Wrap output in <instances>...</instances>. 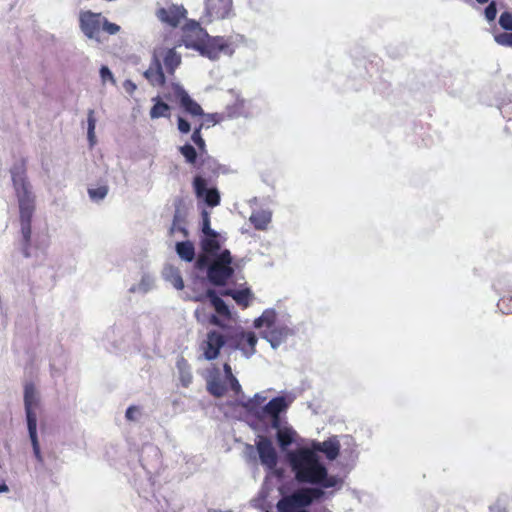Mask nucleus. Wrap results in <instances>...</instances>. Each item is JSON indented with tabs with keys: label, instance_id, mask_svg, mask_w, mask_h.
Masks as SVG:
<instances>
[{
	"label": "nucleus",
	"instance_id": "nucleus-39",
	"mask_svg": "<svg viewBox=\"0 0 512 512\" xmlns=\"http://www.w3.org/2000/svg\"><path fill=\"white\" fill-rule=\"evenodd\" d=\"M494 39L501 46L512 47V33L502 32L496 34Z\"/></svg>",
	"mask_w": 512,
	"mask_h": 512
},
{
	"label": "nucleus",
	"instance_id": "nucleus-37",
	"mask_svg": "<svg viewBox=\"0 0 512 512\" xmlns=\"http://www.w3.org/2000/svg\"><path fill=\"white\" fill-rule=\"evenodd\" d=\"M181 154L185 157L186 161L194 164L197 159L196 149L191 144H185L180 147Z\"/></svg>",
	"mask_w": 512,
	"mask_h": 512
},
{
	"label": "nucleus",
	"instance_id": "nucleus-21",
	"mask_svg": "<svg viewBox=\"0 0 512 512\" xmlns=\"http://www.w3.org/2000/svg\"><path fill=\"white\" fill-rule=\"evenodd\" d=\"M162 276L177 290H182L184 288V282L178 268L171 265H166L162 271Z\"/></svg>",
	"mask_w": 512,
	"mask_h": 512
},
{
	"label": "nucleus",
	"instance_id": "nucleus-19",
	"mask_svg": "<svg viewBox=\"0 0 512 512\" xmlns=\"http://www.w3.org/2000/svg\"><path fill=\"white\" fill-rule=\"evenodd\" d=\"M155 288V277L149 273H143L140 281L129 288L130 293L146 294Z\"/></svg>",
	"mask_w": 512,
	"mask_h": 512
},
{
	"label": "nucleus",
	"instance_id": "nucleus-8",
	"mask_svg": "<svg viewBox=\"0 0 512 512\" xmlns=\"http://www.w3.org/2000/svg\"><path fill=\"white\" fill-rule=\"evenodd\" d=\"M103 16L90 10L81 11L79 14V26L83 34L89 39H99Z\"/></svg>",
	"mask_w": 512,
	"mask_h": 512
},
{
	"label": "nucleus",
	"instance_id": "nucleus-12",
	"mask_svg": "<svg viewBox=\"0 0 512 512\" xmlns=\"http://www.w3.org/2000/svg\"><path fill=\"white\" fill-rule=\"evenodd\" d=\"M237 403L242 406L248 413L257 418L259 410L264 406L263 403L267 400L266 391L256 393L253 397L247 398L243 391L236 395Z\"/></svg>",
	"mask_w": 512,
	"mask_h": 512
},
{
	"label": "nucleus",
	"instance_id": "nucleus-33",
	"mask_svg": "<svg viewBox=\"0 0 512 512\" xmlns=\"http://www.w3.org/2000/svg\"><path fill=\"white\" fill-rule=\"evenodd\" d=\"M94 114V110L92 109H90L87 114V136L91 145H93L95 142L96 118Z\"/></svg>",
	"mask_w": 512,
	"mask_h": 512
},
{
	"label": "nucleus",
	"instance_id": "nucleus-14",
	"mask_svg": "<svg viewBox=\"0 0 512 512\" xmlns=\"http://www.w3.org/2000/svg\"><path fill=\"white\" fill-rule=\"evenodd\" d=\"M186 10L183 6L169 5L166 8H160L157 11L158 19L172 27H176L181 19L185 18Z\"/></svg>",
	"mask_w": 512,
	"mask_h": 512
},
{
	"label": "nucleus",
	"instance_id": "nucleus-3",
	"mask_svg": "<svg viewBox=\"0 0 512 512\" xmlns=\"http://www.w3.org/2000/svg\"><path fill=\"white\" fill-rule=\"evenodd\" d=\"M182 42L186 48L198 51L210 60H217L220 54L231 56L234 49L223 37L210 38L198 22L190 21L183 27Z\"/></svg>",
	"mask_w": 512,
	"mask_h": 512
},
{
	"label": "nucleus",
	"instance_id": "nucleus-15",
	"mask_svg": "<svg viewBox=\"0 0 512 512\" xmlns=\"http://www.w3.org/2000/svg\"><path fill=\"white\" fill-rule=\"evenodd\" d=\"M257 450L260 461L268 469H273L277 465V454L272 442L267 438H261L257 443Z\"/></svg>",
	"mask_w": 512,
	"mask_h": 512
},
{
	"label": "nucleus",
	"instance_id": "nucleus-50",
	"mask_svg": "<svg viewBox=\"0 0 512 512\" xmlns=\"http://www.w3.org/2000/svg\"><path fill=\"white\" fill-rule=\"evenodd\" d=\"M8 490L9 488L5 483H0V493L7 492Z\"/></svg>",
	"mask_w": 512,
	"mask_h": 512
},
{
	"label": "nucleus",
	"instance_id": "nucleus-48",
	"mask_svg": "<svg viewBox=\"0 0 512 512\" xmlns=\"http://www.w3.org/2000/svg\"><path fill=\"white\" fill-rule=\"evenodd\" d=\"M311 451H314L316 454H318V452H322L323 451V445H322V442H316L314 441L312 443V448L310 449Z\"/></svg>",
	"mask_w": 512,
	"mask_h": 512
},
{
	"label": "nucleus",
	"instance_id": "nucleus-38",
	"mask_svg": "<svg viewBox=\"0 0 512 512\" xmlns=\"http://www.w3.org/2000/svg\"><path fill=\"white\" fill-rule=\"evenodd\" d=\"M202 216V232L204 236H213L216 231L211 229L210 227V214L208 211L203 210L201 213Z\"/></svg>",
	"mask_w": 512,
	"mask_h": 512
},
{
	"label": "nucleus",
	"instance_id": "nucleus-35",
	"mask_svg": "<svg viewBox=\"0 0 512 512\" xmlns=\"http://www.w3.org/2000/svg\"><path fill=\"white\" fill-rule=\"evenodd\" d=\"M225 294L231 295L238 304L243 305L244 307H247L251 293L248 289H245V290L236 291V292L227 291Z\"/></svg>",
	"mask_w": 512,
	"mask_h": 512
},
{
	"label": "nucleus",
	"instance_id": "nucleus-2",
	"mask_svg": "<svg viewBox=\"0 0 512 512\" xmlns=\"http://www.w3.org/2000/svg\"><path fill=\"white\" fill-rule=\"evenodd\" d=\"M12 181L17 195L20 211V223L22 234V253L26 258L42 260L46 255L49 242L46 238L31 239V219L34 213V195L31 186L26 181L22 166H15L11 170Z\"/></svg>",
	"mask_w": 512,
	"mask_h": 512
},
{
	"label": "nucleus",
	"instance_id": "nucleus-40",
	"mask_svg": "<svg viewBox=\"0 0 512 512\" xmlns=\"http://www.w3.org/2000/svg\"><path fill=\"white\" fill-rule=\"evenodd\" d=\"M499 24L505 30H512V13L503 12L499 18Z\"/></svg>",
	"mask_w": 512,
	"mask_h": 512
},
{
	"label": "nucleus",
	"instance_id": "nucleus-46",
	"mask_svg": "<svg viewBox=\"0 0 512 512\" xmlns=\"http://www.w3.org/2000/svg\"><path fill=\"white\" fill-rule=\"evenodd\" d=\"M178 130L184 134L189 133L191 130L189 122L183 117H178Z\"/></svg>",
	"mask_w": 512,
	"mask_h": 512
},
{
	"label": "nucleus",
	"instance_id": "nucleus-1",
	"mask_svg": "<svg viewBox=\"0 0 512 512\" xmlns=\"http://www.w3.org/2000/svg\"><path fill=\"white\" fill-rule=\"evenodd\" d=\"M287 460L299 483L316 487L301 488L283 496L276 504L278 512H308L306 507L324 496V489L336 487L341 479L330 475L321 458L309 448H299L287 454Z\"/></svg>",
	"mask_w": 512,
	"mask_h": 512
},
{
	"label": "nucleus",
	"instance_id": "nucleus-31",
	"mask_svg": "<svg viewBox=\"0 0 512 512\" xmlns=\"http://www.w3.org/2000/svg\"><path fill=\"white\" fill-rule=\"evenodd\" d=\"M225 380L229 383L231 390L235 393V395H239L241 393V385L236 377L232 373L231 366L226 362L223 365Z\"/></svg>",
	"mask_w": 512,
	"mask_h": 512
},
{
	"label": "nucleus",
	"instance_id": "nucleus-25",
	"mask_svg": "<svg viewBox=\"0 0 512 512\" xmlns=\"http://www.w3.org/2000/svg\"><path fill=\"white\" fill-rule=\"evenodd\" d=\"M322 445H323L322 453L325 454L327 459L332 461L338 457L339 451H340V443L336 437H332L326 441H323Z\"/></svg>",
	"mask_w": 512,
	"mask_h": 512
},
{
	"label": "nucleus",
	"instance_id": "nucleus-51",
	"mask_svg": "<svg viewBox=\"0 0 512 512\" xmlns=\"http://www.w3.org/2000/svg\"><path fill=\"white\" fill-rule=\"evenodd\" d=\"M479 4L487 3L489 0H476Z\"/></svg>",
	"mask_w": 512,
	"mask_h": 512
},
{
	"label": "nucleus",
	"instance_id": "nucleus-9",
	"mask_svg": "<svg viewBox=\"0 0 512 512\" xmlns=\"http://www.w3.org/2000/svg\"><path fill=\"white\" fill-rule=\"evenodd\" d=\"M293 334V329L284 322L261 332L262 338L269 342L273 349L280 347Z\"/></svg>",
	"mask_w": 512,
	"mask_h": 512
},
{
	"label": "nucleus",
	"instance_id": "nucleus-27",
	"mask_svg": "<svg viewBox=\"0 0 512 512\" xmlns=\"http://www.w3.org/2000/svg\"><path fill=\"white\" fill-rule=\"evenodd\" d=\"M177 369L182 385L187 387L192 382V373L187 361L184 358H180L177 361Z\"/></svg>",
	"mask_w": 512,
	"mask_h": 512
},
{
	"label": "nucleus",
	"instance_id": "nucleus-5",
	"mask_svg": "<svg viewBox=\"0 0 512 512\" xmlns=\"http://www.w3.org/2000/svg\"><path fill=\"white\" fill-rule=\"evenodd\" d=\"M295 399L296 396L291 392L272 398L259 410L260 413L257 419L264 420L269 418L272 428H278L280 425V414L286 412Z\"/></svg>",
	"mask_w": 512,
	"mask_h": 512
},
{
	"label": "nucleus",
	"instance_id": "nucleus-23",
	"mask_svg": "<svg viewBox=\"0 0 512 512\" xmlns=\"http://www.w3.org/2000/svg\"><path fill=\"white\" fill-rule=\"evenodd\" d=\"M176 252L178 256L186 261L192 262L195 258V248L192 242L190 241H181L176 243Z\"/></svg>",
	"mask_w": 512,
	"mask_h": 512
},
{
	"label": "nucleus",
	"instance_id": "nucleus-24",
	"mask_svg": "<svg viewBox=\"0 0 512 512\" xmlns=\"http://www.w3.org/2000/svg\"><path fill=\"white\" fill-rule=\"evenodd\" d=\"M205 297L209 298L212 306L214 307V309L216 310V312L219 315L225 316V317H228L230 315L228 306L220 297L217 296V294L214 290L209 289L206 292Z\"/></svg>",
	"mask_w": 512,
	"mask_h": 512
},
{
	"label": "nucleus",
	"instance_id": "nucleus-20",
	"mask_svg": "<svg viewBox=\"0 0 512 512\" xmlns=\"http://www.w3.org/2000/svg\"><path fill=\"white\" fill-rule=\"evenodd\" d=\"M218 234L215 232L213 236H205L201 241V247L204 252L203 255L213 258L222 251L220 250V243L218 241Z\"/></svg>",
	"mask_w": 512,
	"mask_h": 512
},
{
	"label": "nucleus",
	"instance_id": "nucleus-18",
	"mask_svg": "<svg viewBox=\"0 0 512 512\" xmlns=\"http://www.w3.org/2000/svg\"><path fill=\"white\" fill-rule=\"evenodd\" d=\"M281 322L277 318V313L274 309H266L263 311L262 315L254 320V327L255 328H262L265 327V329H270Z\"/></svg>",
	"mask_w": 512,
	"mask_h": 512
},
{
	"label": "nucleus",
	"instance_id": "nucleus-32",
	"mask_svg": "<svg viewBox=\"0 0 512 512\" xmlns=\"http://www.w3.org/2000/svg\"><path fill=\"white\" fill-rule=\"evenodd\" d=\"M28 433L32 444L34 456L39 463H43V456L40 450V444L37 436V427L28 428Z\"/></svg>",
	"mask_w": 512,
	"mask_h": 512
},
{
	"label": "nucleus",
	"instance_id": "nucleus-17",
	"mask_svg": "<svg viewBox=\"0 0 512 512\" xmlns=\"http://www.w3.org/2000/svg\"><path fill=\"white\" fill-rule=\"evenodd\" d=\"M226 380L221 378L219 369H215L207 380V390L215 397H222L227 391Z\"/></svg>",
	"mask_w": 512,
	"mask_h": 512
},
{
	"label": "nucleus",
	"instance_id": "nucleus-30",
	"mask_svg": "<svg viewBox=\"0 0 512 512\" xmlns=\"http://www.w3.org/2000/svg\"><path fill=\"white\" fill-rule=\"evenodd\" d=\"M181 57L174 49H169L164 57V65L169 73H173L179 66Z\"/></svg>",
	"mask_w": 512,
	"mask_h": 512
},
{
	"label": "nucleus",
	"instance_id": "nucleus-10",
	"mask_svg": "<svg viewBox=\"0 0 512 512\" xmlns=\"http://www.w3.org/2000/svg\"><path fill=\"white\" fill-rule=\"evenodd\" d=\"M201 348L206 360H214L219 356L221 348L226 349L225 338L220 332L212 330L207 333Z\"/></svg>",
	"mask_w": 512,
	"mask_h": 512
},
{
	"label": "nucleus",
	"instance_id": "nucleus-26",
	"mask_svg": "<svg viewBox=\"0 0 512 512\" xmlns=\"http://www.w3.org/2000/svg\"><path fill=\"white\" fill-rule=\"evenodd\" d=\"M144 76L147 78V80L153 85H162L165 82V76L162 71V67L160 63H156V66L153 68H149L145 71Z\"/></svg>",
	"mask_w": 512,
	"mask_h": 512
},
{
	"label": "nucleus",
	"instance_id": "nucleus-6",
	"mask_svg": "<svg viewBox=\"0 0 512 512\" xmlns=\"http://www.w3.org/2000/svg\"><path fill=\"white\" fill-rule=\"evenodd\" d=\"M226 350H240L246 358L256 352L257 337L254 332L239 331L225 338Z\"/></svg>",
	"mask_w": 512,
	"mask_h": 512
},
{
	"label": "nucleus",
	"instance_id": "nucleus-44",
	"mask_svg": "<svg viewBox=\"0 0 512 512\" xmlns=\"http://www.w3.org/2000/svg\"><path fill=\"white\" fill-rule=\"evenodd\" d=\"M485 17L488 21H493L496 18L497 15V8L494 1H492L486 8H485Z\"/></svg>",
	"mask_w": 512,
	"mask_h": 512
},
{
	"label": "nucleus",
	"instance_id": "nucleus-4",
	"mask_svg": "<svg viewBox=\"0 0 512 512\" xmlns=\"http://www.w3.org/2000/svg\"><path fill=\"white\" fill-rule=\"evenodd\" d=\"M232 256L229 250H222L219 255L211 258L200 255L195 263L196 268L207 270V278L215 286H223L233 276Z\"/></svg>",
	"mask_w": 512,
	"mask_h": 512
},
{
	"label": "nucleus",
	"instance_id": "nucleus-36",
	"mask_svg": "<svg viewBox=\"0 0 512 512\" xmlns=\"http://www.w3.org/2000/svg\"><path fill=\"white\" fill-rule=\"evenodd\" d=\"M202 127L203 124H200L197 128H195L191 136L193 143L198 147L201 155L206 151L205 141L201 135Z\"/></svg>",
	"mask_w": 512,
	"mask_h": 512
},
{
	"label": "nucleus",
	"instance_id": "nucleus-28",
	"mask_svg": "<svg viewBox=\"0 0 512 512\" xmlns=\"http://www.w3.org/2000/svg\"><path fill=\"white\" fill-rule=\"evenodd\" d=\"M277 430V441L282 450L286 449L294 441L295 432L289 428H275Z\"/></svg>",
	"mask_w": 512,
	"mask_h": 512
},
{
	"label": "nucleus",
	"instance_id": "nucleus-45",
	"mask_svg": "<svg viewBox=\"0 0 512 512\" xmlns=\"http://www.w3.org/2000/svg\"><path fill=\"white\" fill-rule=\"evenodd\" d=\"M140 409L136 406H130L127 410H126V418L130 421H136L138 420L139 416H140Z\"/></svg>",
	"mask_w": 512,
	"mask_h": 512
},
{
	"label": "nucleus",
	"instance_id": "nucleus-34",
	"mask_svg": "<svg viewBox=\"0 0 512 512\" xmlns=\"http://www.w3.org/2000/svg\"><path fill=\"white\" fill-rule=\"evenodd\" d=\"M88 194L91 200L93 201H101L103 200L107 194H108V186L107 185H100L95 188H89Z\"/></svg>",
	"mask_w": 512,
	"mask_h": 512
},
{
	"label": "nucleus",
	"instance_id": "nucleus-42",
	"mask_svg": "<svg viewBox=\"0 0 512 512\" xmlns=\"http://www.w3.org/2000/svg\"><path fill=\"white\" fill-rule=\"evenodd\" d=\"M100 77L103 83L111 82L115 83V78L111 72V70L107 66H102L100 69Z\"/></svg>",
	"mask_w": 512,
	"mask_h": 512
},
{
	"label": "nucleus",
	"instance_id": "nucleus-47",
	"mask_svg": "<svg viewBox=\"0 0 512 512\" xmlns=\"http://www.w3.org/2000/svg\"><path fill=\"white\" fill-rule=\"evenodd\" d=\"M123 88L125 89V91L129 94H132L135 90H136V84L134 82H132L131 80H126L124 83H123Z\"/></svg>",
	"mask_w": 512,
	"mask_h": 512
},
{
	"label": "nucleus",
	"instance_id": "nucleus-22",
	"mask_svg": "<svg viewBox=\"0 0 512 512\" xmlns=\"http://www.w3.org/2000/svg\"><path fill=\"white\" fill-rule=\"evenodd\" d=\"M272 213L269 210H257L252 212L249 220L257 230H265L271 222Z\"/></svg>",
	"mask_w": 512,
	"mask_h": 512
},
{
	"label": "nucleus",
	"instance_id": "nucleus-41",
	"mask_svg": "<svg viewBox=\"0 0 512 512\" xmlns=\"http://www.w3.org/2000/svg\"><path fill=\"white\" fill-rule=\"evenodd\" d=\"M102 27L105 32H107L110 35H114L120 31V26L109 22L106 18L103 17L102 20Z\"/></svg>",
	"mask_w": 512,
	"mask_h": 512
},
{
	"label": "nucleus",
	"instance_id": "nucleus-16",
	"mask_svg": "<svg viewBox=\"0 0 512 512\" xmlns=\"http://www.w3.org/2000/svg\"><path fill=\"white\" fill-rule=\"evenodd\" d=\"M207 13L211 19H225L232 13V0H208Z\"/></svg>",
	"mask_w": 512,
	"mask_h": 512
},
{
	"label": "nucleus",
	"instance_id": "nucleus-52",
	"mask_svg": "<svg viewBox=\"0 0 512 512\" xmlns=\"http://www.w3.org/2000/svg\"><path fill=\"white\" fill-rule=\"evenodd\" d=\"M202 298H203V296L196 297V298H195V301H201V300H202Z\"/></svg>",
	"mask_w": 512,
	"mask_h": 512
},
{
	"label": "nucleus",
	"instance_id": "nucleus-13",
	"mask_svg": "<svg viewBox=\"0 0 512 512\" xmlns=\"http://www.w3.org/2000/svg\"><path fill=\"white\" fill-rule=\"evenodd\" d=\"M175 97L179 100L180 106L191 116H202L204 114L201 106L195 102L186 90L179 84L173 85Z\"/></svg>",
	"mask_w": 512,
	"mask_h": 512
},
{
	"label": "nucleus",
	"instance_id": "nucleus-49",
	"mask_svg": "<svg viewBox=\"0 0 512 512\" xmlns=\"http://www.w3.org/2000/svg\"><path fill=\"white\" fill-rule=\"evenodd\" d=\"M210 322H211L212 324H214V325H221V324H220V321H219V319H218V317H217V316H215V315H212V316H211Z\"/></svg>",
	"mask_w": 512,
	"mask_h": 512
},
{
	"label": "nucleus",
	"instance_id": "nucleus-29",
	"mask_svg": "<svg viewBox=\"0 0 512 512\" xmlns=\"http://www.w3.org/2000/svg\"><path fill=\"white\" fill-rule=\"evenodd\" d=\"M155 101V104L150 110V117L152 119H158L160 117H170V106L166 104L163 101H160L158 99H153Z\"/></svg>",
	"mask_w": 512,
	"mask_h": 512
},
{
	"label": "nucleus",
	"instance_id": "nucleus-11",
	"mask_svg": "<svg viewBox=\"0 0 512 512\" xmlns=\"http://www.w3.org/2000/svg\"><path fill=\"white\" fill-rule=\"evenodd\" d=\"M195 194L198 198L210 206L215 207L220 203V193L216 188H207L206 180L201 176H196L193 181Z\"/></svg>",
	"mask_w": 512,
	"mask_h": 512
},
{
	"label": "nucleus",
	"instance_id": "nucleus-7",
	"mask_svg": "<svg viewBox=\"0 0 512 512\" xmlns=\"http://www.w3.org/2000/svg\"><path fill=\"white\" fill-rule=\"evenodd\" d=\"M40 405V395L32 383H26L24 386V408L26 415L27 428L37 427L36 410Z\"/></svg>",
	"mask_w": 512,
	"mask_h": 512
},
{
	"label": "nucleus",
	"instance_id": "nucleus-43",
	"mask_svg": "<svg viewBox=\"0 0 512 512\" xmlns=\"http://www.w3.org/2000/svg\"><path fill=\"white\" fill-rule=\"evenodd\" d=\"M170 231H171V233L179 231V232L183 233L184 236L187 235V231H186L185 227H183L181 225V223H180V219H179L178 213H176L174 215V219H173V223H172Z\"/></svg>",
	"mask_w": 512,
	"mask_h": 512
}]
</instances>
